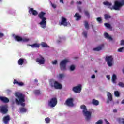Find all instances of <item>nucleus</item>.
Instances as JSON below:
<instances>
[{
    "instance_id": "f257e3e1",
    "label": "nucleus",
    "mask_w": 124,
    "mask_h": 124,
    "mask_svg": "<svg viewBox=\"0 0 124 124\" xmlns=\"http://www.w3.org/2000/svg\"><path fill=\"white\" fill-rule=\"evenodd\" d=\"M103 4L108 6V8H109L111 10H120V8L123 6L124 4V0L122 1V2L116 0L114 2V5L112 6V3L109 2L107 1L104 2Z\"/></svg>"
},
{
    "instance_id": "f03ea898",
    "label": "nucleus",
    "mask_w": 124,
    "mask_h": 124,
    "mask_svg": "<svg viewBox=\"0 0 124 124\" xmlns=\"http://www.w3.org/2000/svg\"><path fill=\"white\" fill-rule=\"evenodd\" d=\"M15 96L18 98L16 99V104L21 105V106L24 107L25 105H26L25 103H24L25 102V95L19 92H16L15 94Z\"/></svg>"
},
{
    "instance_id": "7ed1b4c3",
    "label": "nucleus",
    "mask_w": 124,
    "mask_h": 124,
    "mask_svg": "<svg viewBox=\"0 0 124 124\" xmlns=\"http://www.w3.org/2000/svg\"><path fill=\"white\" fill-rule=\"evenodd\" d=\"M45 14H46V13L43 12H41L38 15V17L39 18V19L42 20L39 23V25H40L41 28L43 29H45V28H46V20H47V18L44 17V15H45Z\"/></svg>"
},
{
    "instance_id": "20e7f679",
    "label": "nucleus",
    "mask_w": 124,
    "mask_h": 124,
    "mask_svg": "<svg viewBox=\"0 0 124 124\" xmlns=\"http://www.w3.org/2000/svg\"><path fill=\"white\" fill-rule=\"evenodd\" d=\"M80 108L83 110L82 113L84 116H85V119L86 121H90L92 118V112L87 110H88L87 107L84 105H81L80 106Z\"/></svg>"
},
{
    "instance_id": "39448f33",
    "label": "nucleus",
    "mask_w": 124,
    "mask_h": 124,
    "mask_svg": "<svg viewBox=\"0 0 124 124\" xmlns=\"http://www.w3.org/2000/svg\"><path fill=\"white\" fill-rule=\"evenodd\" d=\"M74 99L73 98H69L67 99L65 102V105H67L69 107H73L74 106Z\"/></svg>"
},
{
    "instance_id": "423d86ee",
    "label": "nucleus",
    "mask_w": 124,
    "mask_h": 124,
    "mask_svg": "<svg viewBox=\"0 0 124 124\" xmlns=\"http://www.w3.org/2000/svg\"><path fill=\"white\" fill-rule=\"evenodd\" d=\"M57 103L58 100H57V98H52L50 99L49 101H48V106L51 108L55 107Z\"/></svg>"
},
{
    "instance_id": "0eeeda50",
    "label": "nucleus",
    "mask_w": 124,
    "mask_h": 124,
    "mask_svg": "<svg viewBox=\"0 0 124 124\" xmlns=\"http://www.w3.org/2000/svg\"><path fill=\"white\" fill-rule=\"evenodd\" d=\"M68 61L66 59L60 62V69L61 70H65L66 69V64Z\"/></svg>"
},
{
    "instance_id": "6e6552de",
    "label": "nucleus",
    "mask_w": 124,
    "mask_h": 124,
    "mask_svg": "<svg viewBox=\"0 0 124 124\" xmlns=\"http://www.w3.org/2000/svg\"><path fill=\"white\" fill-rule=\"evenodd\" d=\"M113 59L112 56H107L106 57V61L107 62L108 66H113Z\"/></svg>"
},
{
    "instance_id": "1a4fd4ad",
    "label": "nucleus",
    "mask_w": 124,
    "mask_h": 124,
    "mask_svg": "<svg viewBox=\"0 0 124 124\" xmlns=\"http://www.w3.org/2000/svg\"><path fill=\"white\" fill-rule=\"evenodd\" d=\"M8 107L7 105H2L0 107V111L2 114L4 115L5 114H7V112H8Z\"/></svg>"
},
{
    "instance_id": "9d476101",
    "label": "nucleus",
    "mask_w": 124,
    "mask_h": 124,
    "mask_svg": "<svg viewBox=\"0 0 124 124\" xmlns=\"http://www.w3.org/2000/svg\"><path fill=\"white\" fill-rule=\"evenodd\" d=\"M60 26H64V27H67L68 26V23L67 20L64 17H61V20L59 21Z\"/></svg>"
},
{
    "instance_id": "9b49d317",
    "label": "nucleus",
    "mask_w": 124,
    "mask_h": 124,
    "mask_svg": "<svg viewBox=\"0 0 124 124\" xmlns=\"http://www.w3.org/2000/svg\"><path fill=\"white\" fill-rule=\"evenodd\" d=\"M36 62H39L40 64H44V62H45V60L44 59V57H43L42 55L39 54V56L36 59Z\"/></svg>"
},
{
    "instance_id": "f8f14e48",
    "label": "nucleus",
    "mask_w": 124,
    "mask_h": 124,
    "mask_svg": "<svg viewBox=\"0 0 124 124\" xmlns=\"http://www.w3.org/2000/svg\"><path fill=\"white\" fill-rule=\"evenodd\" d=\"M82 90V85H79L78 86L74 87L73 88V91L74 93H81V90Z\"/></svg>"
},
{
    "instance_id": "ddd939ff",
    "label": "nucleus",
    "mask_w": 124,
    "mask_h": 124,
    "mask_svg": "<svg viewBox=\"0 0 124 124\" xmlns=\"http://www.w3.org/2000/svg\"><path fill=\"white\" fill-rule=\"evenodd\" d=\"M54 89H56V90H61L62 88V84H60L58 82V81H55L54 83Z\"/></svg>"
},
{
    "instance_id": "4468645a",
    "label": "nucleus",
    "mask_w": 124,
    "mask_h": 124,
    "mask_svg": "<svg viewBox=\"0 0 124 124\" xmlns=\"http://www.w3.org/2000/svg\"><path fill=\"white\" fill-rule=\"evenodd\" d=\"M30 14H32L34 16H36L38 14L37 11L35 10H34L32 8H30L29 11Z\"/></svg>"
},
{
    "instance_id": "2eb2a0df",
    "label": "nucleus",
    "mask_w": 124,
    "mask_h": 124,
    "mask_svg": "<svg viewBox=\"0 0 124 124\" xmlns=\"http://www.w3.org/2000/svg\"><path fill=\"white\" fill-rule=\"evenodd\" d=\"M9 121H10V116L9 115H7L3 117V122L4 124H7L9 123Z\"/></svg>"
},
{
    "instance_id": "dca6fc26",
    "label": "nucleus",
    "mask_w": 124,
    "mask_h": 124,
    "mask_svg": "<svg viewBox=\"0 0 124 124\" xmlns=\"http://www.w3.org/2000/svg\"><path fill=\"white\" fill-rule=\"evenodd\" d=\"M0 100L4 103H8L9 102V99L6 97L0 96Z\"/></svg>"
},
{
    "instance_id": "f3484780",
    "label": "nucleus",
    "mask_w": 124,
    "mask_h": 124,
    "mask_svg": "<svg viewBox=\"0 0 124 124\" xmlns=\"http://www.w3.org/2000/svg\"><path fill=\"white\" fill-rule=\"evenodd\" d=\"M14 85H18L20 87H23L24 86V84L22 82H18V80L16 79H14V82H13Z\"/></svg>"
},
{
    "instance_id": "a211bd4d",
    "label": "nucleus",
    "mask_w": 124,
    "mask_h": 124,
    "mask_svg": "<svg viewBox=\"0 0 124 124\" xmlns=\"http://www.w3.org/2000/svg\"><path fill=\"white\" fill-rule=\"evenodd\" d=\"M104 47V45H101L97 47L93 48V51H95L96 52H98L99 51H101V50H102V47Z\"/></svg>"
},
{
    "instance_id": "6ab92c4d",
    "label": "nucleus",
    "mask_w": 124,
    "mask_h": 124,
    "mask_svg": "<svg viewBox=\"0 0 124 124\" xmlns=\"http://www.w3.org/2000/svg\"><path fill=\"white\" fill-rule=\"evenodd\" d=\"M74 17L76 18V21H79V20H81V18H82V16L78 13H76L75 14Z\"/></svg>"
},
{
    "instance_id": "aec40b11",
    "label": "nucleus",
    "mask_w": 124,
    "mask_h": 124,
    "mask_svg": "<svg viewBox=\"0 0 124 124\" xmlns=\"http://www.w3.org/2000/svg\"><path fill=\"white\" fill-rule=\"evenodd\" d=\"M104 35L105 38H106L107 39H108V40H109L110 41H112V40H113V38L110 36V35H109V34H108V33H105Z\"/></svg>"
},
{
    "instance_id": "412c9836",
    "label": "nucleus",
    "mask_w": 124,
    "mask_h": 124,
    "mask_svg": "<svg viewBox=\"0 0 124 124\" xmlns=\"http://www.w3.org/2000/svg\"><path fill=\"white\" fill-rule=\"evenodd\" d=\"M111 80L112 83H113V84H116V80H117V75H116L115 74H113L111 78Z\"/></svg>"
},
{
    "instance_id": "4be33fe9",
    "label": "nucleus",
    "mask_w": 124,
    "mask_h": 124,
    "mask_svg": "<svg viewBox=\"0 0 124 124\" xmlns=\"http://www.w3.org/2000/svg\"><path fill=\"white\" fill-rule=\"evenodd\" d=\"M92 103L93 105H95V106L99 105V101L97 100H95V99H93L92 100Z\"/></svg>"
},
{
    "instance_id": "5701e85b",
    "label": "nucleus",
    "mask_w": 124,
    "mask_h": 124,
    "mask_svg": "<svg viewBox=\"0 0 124 124\" xmlns=\"http://www.w3.org/2000/svg\"><path fill=\"white\" fill-rule=\"evenodd\" d=\"M14 39L16 41H18V42L23 41V38L21 37H20L19 36H18V35L15 36H14Z\"/></svg>"
},
{
    "instance_id": "b1692460",
    "label": "nucleus",
    "mask_w": 124,
    "mask_h": 124,
    "mask_svg": "<svg viewBox=\"0 0 124 124\" xmlns=\"http://www.w3.org/2000/svg\"><path fill=\"white\" fill-rule=\"evenodd\" d=\"M41 45L43 48H50V46H48V44L45 42H42Z\"/></svg>"
},
{
    "instance_id": "393cba45",
    "label": "nucleus",
    "mask_w": 124,
    "mask_h": 124,
    "mask_svg": "<svg viewBox=\"0 0 124 124\" xmlns=\"http://www.w3.org/2000/svg\"><path fill=\"white\" fill-rule=\"evenodd\" d=\"M107 96L109 101H112L113 100V97L112 96V94L110 93V92L108 93Z\"/></svg>"
},
{
    "instance_id": "a878e982",
    "label": "nucleus",
    "mask_w": 124,
    "mask_h": 124,
    "mask_svg": "<svg viewBox=\"0 0 124 124\" xmlns=\"http://www.w3.org/2000/svg\"><path fill=\"white\" fill-rule=\"evenodd\" d=\"M55 82H56V81H55L53 79H50V80L49 85L51 87V88H54V87L55 86Z\"/></svg>"
},
{
    "instance_id": "bb28decb",
    "label": "nucleus",
    "mask_w": 124,
    "mask_h": 124,
    "mask_svg": "<svg viewBox=\"0 0 124 124\" xmlns=\"http://www.w3.org/2000/svg\"><path fill=\"white\" fill-rule=\"evenodd\" d=\"M30 46L32 47V48H39V44L37 43L33 44L32 45H30Z\"/></svg>"
},
{
    "instance_id": "cd10ccee",
    "label": "nucleus",
    "mask_w": 124,
    "mask_h": 124,
    "mask_svg": "<svg viewBox=\"0 0 124 124\" xmlns=\"http://www.w3.org/2000/svg\"><path fill=\"white\" fill-rule=\"evenodd\" d=\"M84 27L86 30L90 29V26L89 25V22L87 21H84Z\"/></svg>"
},
{
    "instance_id": "c85d7f7f",
    "label": "nucleus",
    "mask_w": 124,
    "mask_h": 124,
    "mask_svg": "<svg viewBox=\"0 0 124 124\" xmlns=\"http://www.w3.org/2000/svg\"><path fill=\"white\" fill-rule=\"evenodd\" d=\"M18 64L19 65H23V64H24V59H19L18 61Z\"/></svg>"
},
{
    "instance_id": "c756f323",
    "label": "nucleus",
    "mask_w": 124,
    "mask_h": 124,
    "mask_svg": "<svg viewBox=\"0 0 124 124\" xmlns=\"http://www.w3.org/2000/svg\"><path fill=\"white\" fill-rule=\"evenodd\" d=\"M34 93L35 95H39L41 94V92H40V91L39 90H36L34 91Z\"/></svg>"
},
{
    "instance_id": "7c9ffc66",
    "label": "nucleus",
    "mask_w": 124,
    "mask_h": 124,
    "mask_svg": "<svg viewBox=\"0 0 124 124\" xmlns=\"http://www.w3.org/2000/svg\"><path fill=\"white\" fill-rule=\"evenodd\" d=\"M19 110L21 113H26L27 112V108H20Z\"/></svg>"
},
{
    "instance_id": "2f4dec72",
    "label": "nucleus",
    "mask_w": 124,
    "mask_h": 124,
    "mask_svg": "<svg viewBox=\"0 0 124 124\" xmlns=\"http://www.w3.org/2000/svg\"><path fill=\"white\" fill-rule=\"evenodd\" d=\"M84 14L86 15V16L88 18V19H90V13L88 11H85L84 12Z\"/></svg>"
},
{
    "instance_id": "473e14b6",
    "label": "nucleus",
    "mask_w": 124,
    "mask_h": 124,
    "mask_svg": "<svg viewBox=\"0 0 124 124\" xmlns=\"http://www.w3.org/2000/svg\"><path fill=\"white\" fill-rule=\"evenodd\" d=\"M105 19L108 20V19H110L111 16L108 14H105L104 15Z\"/></svg>"
},
{
    "instance_id": "72a5a7b5",
    "label": "nucleus",
    "mask_w": 124,
    "mask_h": 124,
    "mask_svg": "<svg viewBox=\"0 0 124 124\" xmlns=\"http://www.w3.org/2000/svg\"><path fill=\"white\" fill-rule=\"evenodd\" d=\"M114 95L117 97H119L120 96V93L118 91H115L114 92Z\"/></svg>"
},
{
    "instance_id": "f704fd0d",
    "label": "nucleus",
    "mask_w": 124,
    "mask_h": 124,
    "mask_svg": "<svg viewBox=\"0 0 124 124\" xmlns=\"http://www.w3.org/2000/svg\"><path fill=\"white\" fill-rule=\"evenodd\" d=\"M82 35L84 36L85 38H87V37H88V33L86 31H84L82 33Z\"/></svg>"
},
{
    "instance_id": "c9c22d12",
    "label": "nucleus",
    "mask_w": 124,
    "mask_h": 124,
    "mask_svg": "<svg viewBox=\"0 0 124 124\" xmlns=\"http://www.w3.org/2000/svg\"><path fill=\"white\" fill-rule=\"evenodd\" d=\"M105 27H106L107 28H108V29H111V25H110V24L109 23H106L104 24Z\"/></svg>"
},
{
    "instance_id": "e433bc0d",
    "label": "nucleus",
    "mask_w": 124,
    "mask_h": 124,
    "mask_svg": "<svg viewBox=\"0 0 124 124\" xmlns=\"http://www.w3.org/2000/svg\"><path fill=\"white\" fill-rule=\"evenodd\" d=\"M124 46L121 48H119L118 49V52H119L120 53H122V52H124Z\"/></svg>"
},
{
    "instance_id": "4c0bfd02",
    "label": "nucleus",
    "mask_w": 124,
    "mask_h": 124,
    "mask_svg": "<svg viewBox=\"0 0 124 124\" xmlns=\"http://www.w3.org/2000/svg\"><path fill=\"white\" fill-rule=\"evenodd\" d=\"M51 120L50 119V118L49 117L46 118L45 119V122L46 123V124H49V123H50Z\"/></svg>"
},
{
    "instance_id": "58836bf2",
    "label": "nucleus",
    "mask_w": 124,
    "mask_h": 124,
    "mask_svg": "<svg viewBox=\"0 0 124 124\" xmlns=\"http://www.w3.org/2000/svg\"><path fill=\"white\" fill-rule=\"evenodd\" d=\"M70 69L71 71H73V70H74V69H75V66H74V65H71L70 66Z\"/></svg>"
},
{
    "instance_id": "ea45409f",
    "label": "nucleus",
    "mask_w": 124,
    "mask_h": 124,
    "mask_svg": "<svg viewBox=\"0 0 124 124\" xmlns=\"http://www.w3.org/2000/svg\"><path fill=\"white\" fill-rule=\"evenodd\" d=\"M64 77V74H59V77L60 79H62Z\"/></svg>"
},
{
    "instance_id": "a19ab883",
    "label": "nucleus",
    "mask_w": 124,
    "mask_h": 124,
    "mask_svg": "<svg viewBox=\"0 0 124 124\" xmlns=\"http://www.w3.org/2000/svg\"><path fill=\"white\" fill-rule=\"evenodd\" d=\"M96 20L99 23H102V19H101V17H98Z\"/></svg>"
},
{
    "instance_id": "79ce46f5",
    "label": "nucleus",
    "mask_w": 124,
    "mask_h": 124,
    "mask_svg": "<svg viewBox=\"0 0 124 124\" xmlns=\"http://www.w3.org/2000/svg\"><path fill=\"white\" fill-rule=\"evenodd\" d=\"M30 41V39H28V38H24L23 39L22 38V42H28V41Z\"/></svg>"
},
{
    "instance_id": "37998d69",
    "label": "nucleus",
    "mask_w": 124,
    "mask_h": 124,
    "mask_svg": "<svg viewBox=\"0 0 124 124\" xmlns=\"http://www.w3.org/2000/svg\"><path fill=\"white\" fill-rule=\"evenodd\" d=\"M103 123L102 120H99L95 124H102Z\"/></svg>"
},
{
    "instance_id": "c03bdc74",
    "label": "nucleus",
    "mask_w": 124,
    "mask_h": 124,
    "mask_svg": "<svg viewBox=\"0 0 124 124\" xmlns=\"http://www.w3.org/2000/svg\"><path fill=\"white\" fill-rule=\"evenodd\" d=\"M118 85L120 87H121V88H124V84L123 82H119Z\"/></svg>"
},
{
    "instance_id": "a18cd8bd",
    "label": "nucleus",
    "mask_w": 124,
    "mask_h": 124,
    "mask_svg": "<svg viewBox=\"0 0 124 124\" xmlns=\"http://www.w3.org/2000/svg\"><path fill=\"white\" fill-rule=\"evenodd\" d=\"M52 63L53 65H56L57 63H58V61L57 60H54V61L52 62Z\"/></svg>"
},
{
    "instance_id": "49530a36",
    "label": "nucleus",
    "mask_w": 124,
    "mask_h": 124,
    "mask_svg": "<svg viewBox=\"0 0 124 124\" xmlns=\"http://www.w3.org/2000/svg\"><path fill=\"white\" fill-rule=\"evenodd\" d=\"M51 5L53 8H57V5L56 4L51 3Z\"/></svg>"
},
{
    "instance_id": "de8ad7c7",
    "label": "nucleus",
    "mask_w": 124,
    "mask_h": 124,
    "mask_svg": "<svg viewBox=\"0 0 124 124\" xmlns=\"http://www.w3.org/2000/svg\"><path fill=\"white\" fill-rule=\"evenodd\" d=\"M120 45H124V40H122L121 41Z\"/></svg>"
},
{
    "instance_id": "09e8293b",
    "label": "nucleus",
    "mask_w": 124,
    "mask_h": 124,
    "mask_svg": "<svg viewBox=\"0 0 124 124\" xmlns=\"http://www.w3.org/2000/svg\"><path fill=\"white\" fill-rule=\"evenodd\" d=\"M3 36H4V34H3V33H2L0 32V37H3Z\"/></svg>"
},
{
    "instance_id": "8fccbe9b",
    "label": "nucleus",
    "mask_w": 124,
    "mask_h": 124,
    "mask_svg": "<svg viewBox=\"0 0 124 124\" xmlns=\"http://www.w3.org/2000/svg\"><path fill=\"white\" fill-rule=\"evenodd\" d=\"M106 77H107L108 80H110V75H107Z\"/></svg>"
},
{
    "instance_id": "3c124183",
    "label": "nucleus",
    "mask_w": 124,
    "mask_h": 124,
    "mask_svg": "<svg viewBox=\"0 0 124 124\" xmlns=\"http://www.w3.org/2000/svg\"><path fill=\"white\" fill-rule=\"evenodd\" d=\"M113 113H117L118 112V110L117 109L114 108L113 110Z\"/></svg>"
},
{
    "instance_id": "603ef678",
    "label": "nucleus",
    "mask_w": 124,
    "mask_h": 124,
    "mask_svg": "<svg viewBox=\"0 0 124 124\" xmlns=\"http://www.w3.org/2000/svg\"><path fill=\"white\" fill-rule=\"evenodd\" d=\"M91 78H92V79H94V78H95V75H93L92 76V77H91Z\"/></svg>"
},
{
    "instance_id": "864d4df0",
    "label": "nucleus",
    "mask_w": 124,
    "mask_h": 124,
    "mask_svg": "<svg viewBox=\"0 0 124 124\" xmlns=\"http://www.w3.org/2000/svg\"><path fill=\"white\" fill-rule=\"evenodd\" d=\"M77 4H82V2L81 1H78L77 2Z\"/></svg>"
},
{
    "instance_id": "5fc2aeb1",
    "label": "nucleus",
    "mask_w": 124,
    "mask_h": 124,
    "mask_svg": "<svg viewBox=\"0 0 124 124\" xmlns=\"http://www.w3.org/2000/svg\"><path fill=\"white\" fill-rule=\"evenodd\" d=\"M121 120L122 121V124H124V118H122Z\"/></svg>"
},
{
    "instance_id": "6e6d98bb",
    "label": "nucleus",
    "mask_w": 124,
    "mask_h": 124,
    "mask_svg": "<svg viewBox=\"0 0 124 124\" xmlns=\"http://www.w3.org/2000/svg\"><path fill=\"white\" fill-rule=\"evenodd\" d=\"M78 10H79V12H82V9H81V8H79Z\"/></svg>"
},
{
    "instance_id": "4d7b16f0",
    "label": "nucleus",
    "mask_w": 124,
    "mask_h": 124,
    "mask_svg": "<svg viewBox=\"0 0 124 124\" xmlns=\"http://www.w3.org/2000/svg\"><path fill=\"white\" fill-rule=\"evenodd\" d=\"M121 103L124 104V99L122 101Z\"/></svg>"
},
{
    "instance_id": "13d9d810",
    "label": "nucleus",
    "mask_w": 124,
    "mask_h": 124,
    "mask_svg": "<svg viewBox=\"0 0 124 124\" xmlns=\"http://www.w3.org/2000/svg\"><path fill=\"white\" fill-rule=\"evenodd\" d=\"M60 2L63 3V0H60Z\"/></svg>"
},
{
    "instance_id": "bf43d9fd",
    "label": "nucleus",
    "mask_w": 124,
    "mask_h": 124,
    "mask_svg": "<svg viewBox=\"0 0 124 124\" xmlns=\"http://www.w3.org/2000/svg\"><path fill=\"white\" fill-rule=\"evenodd\" d=\"M35 82H36V83H37V82H38V80H37V79H35Z\"/></svg>"
},
{
    "instance_id": "052dcab7",
    "label": "nucleus",
    "mask_w": 124,
    "mask_h": 124,
    "mask_svg": "<svg viewBox=\"0 0 124 124\" xmlns=\"http://www.w3.org/2000/svg\"><path fill=\"white\" fill-rule=\"evenodd\" d=\"M73 1H72L71 2V4H73Z\"/></svg>"
},
{
    "instance_id": "680f3d73",
    "label": "nucleus",
    "mask_w": 124,
    "mask_h": 124,
    "mask_svg": "<svg viewBox=\"0 0 124 124\" xmlns=\"http://www.w3.org/2000/svg\"><path fill=\"white\" fill-rule=\"evenodd\" d=\"M92 29H93V25H92Z\"/></svg>"
},
{
    "instance_id": "e2e57ef3",
    "label": "nucleus",
    "mask_w": 124,
    "mask_h": 124,
    "mask_svg": "<svg viewBox=\"0 0 124 124\" xmlns=\"http://www.w3.org/2000/svg\"><path fill=\"white\" fill-rule=\"evenodd\" d=\"M95 72H97V71H95Z\"/></svg>"
},
{
    "instance_id": "0e129e2a",
    "label": "nucleus",
    "mask_w": 124,
    "mask_h": 124,
    "mask_svg": "<svg viewBox=\"0 0 124 124\" xmlns=\"http://www.w3.org/2000/svg\"><path fill=\"white\" fill-rule=\"evenodd\" d=\"M93 31H94V30H93Z\"/></svg>"
},
{
    "instance_id": "69168bd1",
    "label": "nucleus",
    "mask_w": 124,
    "mask_h": 124,
    "mask_svg": "<svg viewBox=\"0 0 124 124\" xmlns=\"http://www.w3.org/2000/svg\"><path fill=\"white\" fill-rule=\"evenodd\" d=\"M0 1H1V0H0Z\"/></svg>"
}]
</instances>
